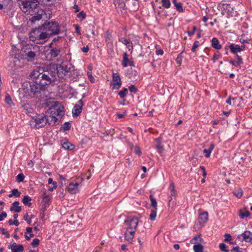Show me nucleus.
<instances>
[{
    "label": "nucleus",
    "mask_w": 252,
    "mask_h": 252,
    "mask_svg": "<svg viewBox=\"0 0 252 252\" xmlns=\"http://www.w3.org/2000/svg\"><path fill=\"white\" fill-rule=\"evenodd\" d=\"M71 64L62 63L56 68L48 67H39L31 73L32 82H25L22 85L23 90L31 96H37L46 86L54 83L57 80V75L59 78H63L70 69Z\"/></svg>",
    "instance_id": "obj_1"
},
{
    "label": "nucleus",
    "mask_w": 252,
    "mask_h": 252,
    "mask_svg": "<svg viewBox=\"0 0 252 252\" xmlns=\"http://www.w3.org/2000/svg\"><path fill=\"white\" fill-rule=\"evenodd\" d=\"M46 113L50 114L49 116H46L47 123L50 125H54L63 115V107L59 104L58 102H56L55 105L50 108Z\"/></svg>",
    "instance_id": "obj_2"
},
{
    "label": "nucleus",
    "mask_w": 252,
    "mask_h": 252,
    "mask_svg": "<svg viewBox=\"0 0 252 252\" xmlns=\"http://www.w3.org/2000/svg\"><path fill=\"white\" fill-rule=\"evenodd\" d=\"M42 27L43 30L45 31L49 37L58 34L60 32V26L56 22H45L42 25Z\"/></svg>",
    "instance_id": "obj_3"
},
{
    "label": "nucleus",
    "mask_w": 252,
    "mask_h": 252,
    "mask_svg": "<svg viewBox=\"0 0 252 252\" xmlns=\"http://www.w3.org/2000/svg\"><path fill=\"white\" fill-rule=\"evenodd\" d=\"M53 43L52 42L50 47L51 48L49 53L50 60H57L58 61H62L63 59L62 48L60 47H52Z\"/></svg>",
    "instance_id": "obj_4"
},
{
    "label": "nucleus",
    "mask_w": 252,
    "mask_h": 252,
    "mask_svg": "<svg viewBox=\"0 0 252 252\" xmlns=\"http://www.w3.org/2000/svg\"><path fill=\"white\" fill-rule=\"evenodd\" d=\"M139 222V219L137 217H128L125 220L124 224L127 226L126 229L135 231Z\"/></svg>",
    "instance_id": "obj_5"
},
{
    "label": "nucleus",
    "mask_w": 252,
    "mask_h": 252,
    "mask_svg": "<svg viewBox=\"0 0 252 252\" xmlns=\"http://www.w3.org/2000/svg\"><path fill=\"white\" fill-rule=\"evenodd\" d=\"M32 120L36 128L44 127L47 124L46 116L43 114L36 115L32 118Z\"/></svg>",
    "instance_id": "obj_6"
},
{
    "label": "nucleus",
    "mask_w": 252,
    "mask_h": 252,
    "mask_svg": "<svg viewBox=\"0 0 252 252\" xmlns=\"http://www.w3.org/2000/svg\"><path fill=\"white\" fill-rule=\"evenodd\" d=\"M19 4L21 9L25 13L31 9L32 10L35 8L37 5L35 2L30 1V0L22 1Z\"/></svg>",
    "instance_id": "obj_7"
},
{
    "label": "nucleus",
    "mask_w": 252,
    "mask_h": 252,
    "mask_svg": "<svg viewBox=\"0 0 252 252\" xmlns=\"http://www.w3.org/2000/svg\"><path fill=\"white\" fill-rule=\"evenodd\" d=\"M13 7L12 0H0V9H3L5 12L11 10Z\"/></svg>",
    "instance_id": "obj_8"
},
{
    "label": "nucleus",
    "mask_w": 252,
    "mask_h": 252,
    "mask_svg": "<svg viewBox=\"0 0 252 252\" xmlns=\"http://www.w3.org/2000/svg\"><path fill=\"white\" fill-rule=\"evenodd\" d=\"M32 49L34 50V47L32 45H27L24 48V52L29 61L33 59L35 57V52Z\"/></svg>",
    "instance_id": "obj_9"
},
{
    "label": "nucleus",
    "mask_w": 252,
    "mask_h": 252,
    "mask_svg": "<svg viewBox=\"0 0 252 252\" xmlns=\"http://www.w3.org/2000/svg\"><path fill=\"white\" fill-rule=\"evenodd\" d=\"M83 106V101L80 99L74 105L72 110V113L73 117H77L81 113L82 110V107Z\"/></svg>",
    "instance_id": "obj_10"
},
{
    "label": "nucleus",
    "mask_w": 252,
    "mask_h": 252,
    "mask_svg": "<svg viewBox=\"0 0 252 252\" xmlns=\"http://www.w3.org/2000/svg\"><path fill=\"white\" fill-rule=\"evenodd\" d=\"M113 89H118L122 85L121 79L120 75L117 73H113Z\"/></svg>",
    "instance_id": "obj_11"
},
{
    "label": "nucleus",
    "mask_w": 252,
    "mask_h": 252,
    "mask_svg": "<svg viewBox=\"0 0 252 252\" xmlns=\"http://www.w3.org/2000/svg\"><path fill=\"white\" fill-rule=\"evenodd\" d=\"M105 42L108 49L113 52V40L111 34L108 32H106Z\"/></svg>",
    "instance_id": "obj_12"
},
{
    "label": "nucleus",
    "mask_w": 252,
    "mask_h": 252,
    "mask_svg": "<svg viewBox=\"0 0 252 252\" xmlns=\"http://www.w3.org/2000/svg\"><path fill=\"white\" fill-rule=\"evenodd\" d=\"M37 37L35 40L33 42H36L37 44H43L45 43V42L49 38L48 35L47 34L46 32L45 31H42L39 35Z\"/></svg>",
    "instance_id": "obj_13"
},
{
    "label": "nucleus",
    "mask_w": 252,
    "mask_h": 252,
    "mask_svg": "<svg viewBox=\"0 0 252 252\" xmlns=\"http://www.w3.org/2000/svg\"><path fill=\"white\" fill-rule=\"evenodd\" d=\"M43 27L42 26L37 29H33L30 33V39L31 40L34 41L35 40L37 37H38V35L42 32Z\"/></svg>",
    "instance_id": "obj_14"
},
{
    "label": "nucleus",
    "mask_w": 252,
    "mask_h": 252,
    "mask_svg": "<svg viewBox=\"0 0 252 252\" xmlns=\"http://www.w3.org/2000/svg\"><path fill=\"white\" fill-rule=\"evenodd\" d=\"M239 239L244 240L246 242L252 243V233L249 231H245L239 236Z\"/></svg>",
    "instance_id": "obj_15"
},
{
    "label": "nucleus",
    "mask_w": 252,
    "mask_h": 252,
    "mask_svg": "<svg viewBox=\"0 0 252 252\" xmlns=\"http://www.w3.org/2000/svg\"><path fill=\"white\" fill-rule=\"evenodd\" d=\"M229 48L231 53L233 54H236L237 52L244 51L245 49L244 45L240 46L234 44H231L229 46Z\"/></svg>",
    "instance_id": "obj_16"
},
{
    "label": "nucleus",
    "mask_w": 252,
    "mask_h": 252,
    "mask_svg": "<svg viewBox=\"0 0 252 252\" xmlns=\"http://www.w3.org/2000/svg\"><path fill=\"white\" fill-rule=\"evenodd\" d=\"M8 248L11 249L12 252H22L24 251V247L22 245H17L16 243L10 244Z\"/></svg>",
    "instance_id": "obj_17"
},
{
    "label": "nucleus",
    "mask_w": 252,
    "mask_h": 252,
    "mask_svg": "<svg viewBox=\"0 0 252 252\" xmlns=\"http://www.w3.org/2000/svg\"><path fill=\"white\" fill-rule=\"evenodd\" d=\"M135 231L126 229L125 233V240L128 242V243H131L132 240L134 238Z\"/></svg>",
    "instance_id": "obj_18"
},
{
    "label": "nucleus",
    "mask_w": 252,
    "mask_h": 252,
    "mask_svg": "<svg viewBox=\"0 0 252 252\" xmlns=\"http://www.w3.org/2000/svg\"><path fill=\"white\" fill-rule=\"evenodd\" d=\"M79 183L77 182L75 183H70L68 187V191L71 194L76 193L78 190V186Z\"/></svg>",
    "instance_id": "obj_19"
},
{
    "label": "nucleus",
    "mask_w": 252,
    "mask_h": 252,
    "mask_svg": "<svg viewBox=\"0 0 252 252\" xmlns=\"http://www.w3.org/2000/svg\"><path fill=\"white\" fill-rule=\"evenodd\" d=\"M161 140L162 138L161 137H158L155 139L156 142V148L157 149L158 152L159 154H162L164 150L163 146L161 145Z\"/></svg>",
    "instance_id": "obj_20"
},
{
    "label": "nucleus",
    "mask_w": 252,
    "mask_h": 252,
    "mask_svg": "<svg viewBox=\"0 0 252 252\" xmlns=\"http://www.w3.org/2000/svg\"><path fill=\"white\" fill-rule=\"evenodd\" d=\"M43 11L40 10L38 11L36 14L30 19V21L32 23H35L36 21H39L42 18Z\"/></svg>",
    "instance_id": "obj_21"
},
{
    "label": "nucleus",
    "mask_w": 252,
    "mask_h": 252,
    "mask_svg": "<svg viewBox=\"0 0 252 252\" xmlns=\"http://www.w3.org/2000/svg\"><path fill=\"white\" fill-rule=\"evenodd\" d=\"M208 220V214L207 212H205L201 213L199 217V222L200 223H204Z\"/></svg>",
    "instance_id": "obj_22"
},
{
    "label": "nucleus",
    "mask_w": 252,
    "mask_h": 252,
    "mask_svg": "<svg viewBox=\"0 0 252 252\" xmlns=\"http://www.w3.org/2000/svg\"><path fill=\"white\" fill-rule=\"evenodd\" d=\"M19 205V202L18 201H15L12 203V206L10 207V210L16 213L20 212L21 211V207Z\"/></svg>",
    "instance_id": "obj_23"
},
{
    "label": "nucleus",
    "mask_w": 252,
    "mask_h": 252,
    "mask_svg": "<svg viewBox=\"0 0 252 252\" xmlns=\"http://www.w3.org/2000/svg\"><path fill=\"white\" fill-rule=\"evenodd\" d=\"M212 46L216 49H220L221 48L218 39L216 37H214L212 39Z\"/></svg>",
    "instance_id": "obj_24"
},
{
    "label": "nucleus",
    "mask_w": 252,
    "mask_h": 252,
    "mask_svg": "<svg viewBox=\"0 0 252 252\" xmlns=\"http://www.w3.org/2000/svg\"><path fill=\"white\" fill-rule=\"evenodd\" d=\"M31 200L32 198L31 197L28 195H25L22 199V202L25 205L31 206L32 205Z\"/></svg>",
    "instance_id": "obj_25"
},
{
    "label": "nucleus",
    "mask_w": 252,
    "mask_h": 252,
    "mask_svg": "<svg viewBox=\"0 0 252 252\" xmlns=\"http://www.w3.org/2000/svg\"><path fill=\"white\" fill-rule=\"evenodd\" d=\"M214 147L215 146L214 144H211L208 149H205L203 150L204 153H205V157L206 158H209L210 157L212 150L214 148Z\"/></svg>",
    "instance_id": "obj_26"
},
{
    "label": "nucleus",
    "mask_w": 252,
    "mask_h": 252,
    "mask_svg": "<svg viewBox=\"0 0 252 252\" xmlns=\"http://www.w3.org/2000/svg\"><path fill=\"white\" fill-rule=\"evenodd\" d=\"M20 194L21 192L19 191L18 189H15L11 190V193L8 195V197L9 198L12 197L13 196L18 197L20 196Z\"/></svg>",
    "instance_id": "obj_27"
},
{
    "label": "nucleus",
    "mask_w": 252,
    "mask_h": 252,
    "mask_svg": "<svg viewBox=\"0 0 252 252\" xmlns=\"http://www.w3.org/2000/svg\"><path fill=\"white\" fill-rule=\"evenodd\" d=\"M129 61L127 54L126 52L124 53L123 54V60L122 61V65L123 66H127Z\"/></svg>",
    "instance_id": "obj_28"
},
{
    "label": "nucleus",
    "mask_w": 252,
    "mask_h": 252,
    "mask_svg": "<svg viewBox=\"0 0 252 252\" xmlns=\"http://www.w3.org/2000/svg\"><path fill=\"white\" fill-rule=\"evenodd\" d=\"M62 145L63 148L66 150H73L74 148V145L70 144L68 142H64Z\"/></svg>",
    "instance_id": "obj_29"
},
{
    "label": "nucleus",
    "mask_w": 252,
    "mask_h": 252,
    "mask_svg": "<svg viewBox=\"0 0 252 252\" xmlns=\"http://www.w3.org/2000/svg\"><path fill=\"white\" fill-rule=\"evenodd\" d=\"M5 102L7 104V105H8L9 107H11L14 105L12 101L11 98L9 94H6V95L5 96Z\"/></svg>",
    "instance_id": "obj_30"
},
{
    "label": "nucleus",
    "mask_w": 252,
    "mask_h": 252,
    "mask_svg": "<svg viewBox=\"0 0 252 252\" xmlns=\"http://www.w3.org/2000/svg\"><path fill=\"white\" fill-rule=\"evenodd\" d=\"M239 216L241 217V218L244 219V218L249 217L250 215V213L248 211H244L242 210H240L239 211Z\"/></svg>",
    "instance_id": "obj_31"
},
{
    "label": "nucleus",
    "mask_w": 252,
    "mask_h": 252,
    "mask_svg": "<svg viewBox=\"0 0 252 252\" xmlns=\"http://www.w3.org/2000/svg\"><path fill=\"white\" fill-rule=\"evenodd\" d=\"M203 249V247L200 244L195 245L193 246V250L194 252H202Z\"/></svg>",
    "instance_id": "obj_32"
},
{
    "label": "nucleus",
    "mask_w": 252,
    "mask_h": 252,
    "mask_svg": "<svg viewBox=\"0 0 252 252\" xmlns=\"http://www.w3.org/2000/svg\"><path fill=\"white\" fill-rule=\"evenodd\" d=\"M157 209H154L151 210V214L150 215V220L152 221L155 220L157 216Z\"/></svg>",
    "instance_id": "obj_33"
},
{
    "label": "nucleus",
    "mask_w": 252,
    "mask_h": 252,
    "mask_svg": "<svg viewBox=\"0 0 252 252\" xmlns=\"http://www.w3.org/2000/svg\"><path fill=\"white\" fill-rule=\"evenodd\" d=\"M50 201V197L49 196L46 195L45 193H44L42 201L45 204V207H46L47 205H49V202Z\"/></svg>",
    "instance_id": "obj_34"
},
{
    "label": "nucleus",
    "mask_w": 252,
    "mask_h": 252,
    "mask_svg": "<svg viewBox=\"0 0 252 252\" xmlns=\"http://www.w3.org/2000/svg\"><path fill=\"white\" fill-rule=\"evenodd\" d=\"M150 198L151 202V206L154 207V209H157V202L156 199L152 195H150Z\"/></svg>",
    "instance_id": "obj_35"
},
{
    "label": "nucleus",
    "mask_w": 252,
    "mask_h": 252,
    "mask_svg": "<svg viewBox=\"0 0 252 252\" xmlns=\"http://www.w3.org/2000/svg\"><path fill=\"white\" fill-rule=\"evenodd\" d=\"M161 2L162 6L166 8H169L171 5L170 0H161Z\"/></svg>",
    "instance_id": "obj_36"
},
{
    "label": "nucleus",
    "mask_w": 252,
    "mask_h": 252,
    "mask_svg": "<svg viewBox=\"0 0 252 252\" xmlns=\"http://www.w3.org/2000/svg\"><path fill=\"white\" fill-rule=\"evenodd\" d=\"M127 89L124 88L119 92V95L121 98H124L127 94Z\"/></svg>",
    "instance_id": "obj_37"
},
{
    "label": "nucleus",
    "mask_w": 252,
    "mask_h": 252,
    "mask_svg": "<svg viewBox=\"0 0 252 252\" xmlns=\"http://www.w3.org/2000/svg\"><path fill=\"white\" fill-rule=\"evenodd\" d=\"M71 127V124L69 122H65L63 124V125L62 126V128L66 131V130H69Z\"/></svg>",
    "instance_id": "obj_38"
},
{
    "label": "nucleus",
    "mask_w": 252,
    "mask_h": 252,
    "mask_svg": "<svg viewBox=\"0 0 252 252\" xmlns=\"http://www.w3.org/2000/svg\"><path fill=\"white\" fill-rule=\"evenodd\" d=\"M25 178V176L23 173H20L16 176V180L18 182H22Z\"/></svg>",
    "instance_id": "obj_39"
},
{
    "label": "nucleus",
    "mask_w": 252,
    "mask_h": 252,
    "mask_svg": "<svg viewBox=\"0 0 252 252\" xmlns=\"http://www.w3.org/2000/svg\"><path fill=\"white\" fill-rule=\"evenodd\" d=\"M175 6L176 7V9L179 12H183L184 11V9L182 7V3L181 2H178L177 3H176Z\"/></svg>",
    "instance_id": "obj_40"
},
{
    "label": "nucleus",
    "mask_w": 252,
    "mask_h": 252,
    "mask_svg": "<svg viewBox=\"0 0 252 252\" xmlns=\"http://www.w3.org/2000/svg\"><path fill=\"white\" fill-rule=\"evenodd\" d=\"M220 250L223 252H229L226 249V245L224 243H220L219 246Z\"/></svg>",
    "instance_id": "obj_41"
},
{
    "label": "nucleus",
    "mask_w": 252,
    "mask_h": 252,
    "mask_svg": "<svg viewBox=\"0 0 252 252\" xmlns=\"http://www.w3.org/2000/svg\"><path fill=\"white\" fill-rule=\"evenodd\" d=\"M199 42L198 41H195L193 44V46L191 48V51L192 52H194L196 50V49L199 46Z\"/></svg>",
    "instance_id": "obj_42"
},
{
    "label": "nucleus",
    "mask_w": 252,
    "mask_h": 252,
    "mask_svg": "<svg viewBox=\"0 0 252 252\" xmlns=\"http://www.w3.org/2000/svg\"><path fill=\"white\" fill-rule=\"evenodd\" d=\"M170 189H171V196L172 197L175 196V190L174 189V184L173 183L170 184Z\"/></svg>",
    "instance_id": "obj_43"
},
{
    "label": "nucleus",
    "mask_w": 252,
    "mask_h": 252,
    "mask_svg": "<svg viewBox=\"0 0 252 252\" xmlns=\"http://www.w3.org/2000/svg\"><path fill=\"white\" fill-rule=\"evenodd\" d=\"M39 240L38 239L35 238L32 240L31 245L33 247H36L39 245Z\"/></svg>",
    "instance_id": "obj_44"
},
{
    "label": "nucleus",
    "mask_w": 252,
    "mask_h": 252,
    "mask_svg": "<svg viewBox=\"0 0 252 252\" xmlns=\"http://www.w3.org/2000/svg\"><path fill=\"white\" fill-rule=\"evenodd\" d=\"M183 53V51L181 53H180L178 55V57L176 59V62H177V63L179 64H181V62L182 61V58H183V56H182Z\"/></svg>",
    "instance_id": "obj_45"
},
{
    "label": "nucleus",
    "mask_w": 252,
    "mask_h": 252,
    "mask_svg": "<svg viewBox=\"0 0 252 252\" xmlns=\"http://www.w3.org/2000/svg\"><path fill=\"white\" fill-rule=\"evenodd\" d=\"M0 231L1 232V233L3 235H5L6 238H9L10 236V234L8 231H6V230L4 228H0Z\"/></svg>",
    "instance_id": "obj_46"
},
{
    "label": "nucleus",
    "mask_w": 252,
    "mask_h": 252,
    "mask_svg": "<svg viewBox=\"0 0 252 252\" xmlns=\"http://www.w3.org/2000/svg\"><path fill=\"white\" fill-rule=\"evenodd\" d=\"M234 194L237 197L240 198L243 195V191L241 189L238 191H235Z\"/></svg>",
    "instance_id": "obj_47"
},
{
    "label": "nucleus",
    "mask_w": 252,
    "mask_h": 252,
    "mask_svg": "<svg viewBox=\"0 0 252 252\" xmlns=\"http://www.w3.org/2000/svg\"><path fill=\"white\" fill-rule=\"evenodd\" d=\"M119 41L120 42L123 43V44H125L126 45H127V44L129 43V41L128 40H127V39L125 38H119Z\"/></svg>",
    "instance_id": "obj_48"
},
{
    "label": "nucleus",
    "mask_w": 252,
    "mask_h": 252,
    "mask_svg": "<svg viewBox=\"0 0 252 252\" xmlns=\"http://www.w3.org/2000/svg\"><path fill=\"white\" fill-rule=\"evenodd\" d=\"M129 90L131 93H136L137 89L134 85H131L129 87Z\"/></svg>",
    "instance_id": "obj_49"
},
{
    "label": "nucleus",
    "mask_w": 252,
    "mask_h": 252,
    "mask_svg": "<svg viewBox=\"0 0 252 252\" xmlns=\"http://www.w3.org/2000/svg\"><path fill=\"white\" fill-rule=\"evenodd\" d=\"M78 18H82L83 19H85L86 15L85 12L81 11L77 14Z\"/></svg>",
    "instance_id": "obj_50"
},
{
    "label": "nucleus",
    "mask_w": 252,
    "mask_h": 252,
    "mask_svg": "<svg viewBox=\"0 0 252 252\" xmlns=\"http://www.w3.org/2000/svg\"><path fill=\"white\" fill-rule=\"evenodd\" d=\"M135 153L136 154L140 156L141 155L142 153L140 151V149L138 146L135 147Z\"/></svg>",
    "instance_id": "obj_51"
},
{
    "label": "nucleus",
    "mask_w": 252,
    "mask_h": 252,
    "mask_svg": "<svg viewBox=\"0 0 252 252\" xmlns=\"http://www.w3.org/2000/svg\"><path fill=\"white\" fill-rule=\"evenodd\" d=\"M196 30V27L195 26H194L193 27V31H191V32H190V31L188 32V34L189 36L193 35L194 34V32Z\"/></svg>",
    "instance_id": "obj_52"
},
{
    "label": "nucleus",
    "mask_w": 252,
    "mask_h": 252,
    "mask_svg": "<svg viewBox=\"0 0 252 252\" xmlns=\"http://www.w3.org/2000/svg\"><path fill=\"white\" fill-rule=\"evenodd\" d=\"M232 252H243L241 250L239 247L237 246L235 247H234L232 250H231Z\"/></svg>",
    "instance_id": "obj_53"
},
{
    "label": "nucleus",
    "mask_w": 252,
    "mask_h": 252,
    "mask_svg": "<svg viewBox=\"0 0 252 252\" xmlns=\"http://www.w3.org/2000/svg\"><path fill=\"white\" fill-rule=\"evenodd\" d=\"M225 238L224 240L225 242H229L231 240V235L229 234H225L224 235Z\"/></svg>",
    "instance_id": "obj_54"
},
{
    "label": "nucleus",
    "mask_w": 252,
    "mask_h": 252,
    "mask_svg": "<svg viewBox=\"0 0 252 252\" xmlns=\"http://www.w3.org/2000/svg\"><path fill=\"white\" fill-rule=\"evenodd\" d=\"M237 58V59H238V61L237 62V63L238 64V65H240L241 64H242L243 63V61H242V59L241 58V57L239 56L238 54H236V55Z\"/></svg>",
    "instance_id": "obj_55"
},
{
    "label": "nucleus",
    "mask_w": 252,
    "mask_h": 252,
    "mask_svg": "<svg viewBox=\"0 0 252 252\" xmlns=\"http://www.w3.org/2000/svg\"><path fill=\"white\" fill-rule=\"evenodd\" d=\"M7 216V214L5 212H3L0 214V221L3 220V218H6Z\"/></svg>",
    "instance_id": "obj_56"
},
{
    "label": "nucleus",
    "mask_w": 252,
    "mask_h": 252,
    "mask_svg": "<svg viewBox=\"0 0 252 252\" xmlns=\"http://www.w3.org/2000/svg\"><path fill=\"white\" fill-rule=\"evenodd\" d=\"M126 47L128 49L129 51L133 50V44L132 43L129 41V43L126 45Z\"/></svg>",
    "instance_id": "obj_57"
},
{
    "label": "nucleus",
    "mask_w": 252,
    "mask_h": 252,
    "mask_svg": "<svg viewBox=\"0 0 252 252\" xmlns=\"http://www.w3.org/2000/svg\"><path fill=\"white\" fill-rule=\"evenodd\" d=\"M81 51L84 53H87L89 51V47L88 46L83 47L81 48Z\"/></svg>",
    "instance_id": "obj_58"
},
{
    "label": "nucleus",
    "mask_w": 252,
    "mask_h": 252,
    "mask_svg": "<svg viewBox=\"0 0 252 252\" xmlns=\"http://www.w3.org/2000/svg\"><path fill=\"white\" fill-rule=\"evenodd\" d=\"M133 8L134 9H137L138 8V3L137 1H133L132 2Z\"/></svg>",
    "instance_id": "obj_59"
},
{
    "label": "nucleus",
    "mask_w": 252,
    "mask_h": 252,
    "mask_svg": "<svg viewBox=\"0 0 252 252\" xmlns=\"http://www.w3.org/2000/svg\"><path fill=\"white\" fill-rule=\"evenodd\" d=\"M163 54V51L162 49H158L156 51V54L158 55H162Z\"/></svg>",
    "instance_id": "obj_60"
},
{
    "label": "nucleus",
    "mask_w": 252,
    "mask_h": 252,
    "mask_svg": "<svg viewBox=\"0 0 252 252\" xmlns=\"http://www.w3.org/2000/svg\"><path fill=\"white\" fill-rule=\"evenodd\" d=\"M74 26L75 28L76 32L78 34H80V32L79 31V26L78 25H75Z\"/></svg>",
    "instance_id": "obj_61"
},
{
    "label": "nucleus",
    "mask_w": 252,
    "mask_h": 252,
    "mask_svg": "<svg viewBox=\"0 0 252 252\" xmlns=\"http://www.w3.org/2000/svg\"><path fill=\"white\" fill-rule=\"evenodd\" d=\"M88 76L89 78H90V81H91L92 82H94V78H93V76H92L91 73H90L88 72Z\"/></svg>",
    "instance_id": "obj_62"
},
{
    "label": "nucleus",
    "mask_w": 252,
    "mask_h": 252,
    "mask_svg": "<svg viewBox=\"0 0 252 252\" xmlns=\"http://www.w3.org/2000/svg\"><path fill=\"white\" fill-rule=\"evenodd\" d=\"M74 9H75V12H78L79 11V7L77 5L75 4L73 6Z\"/></svg>",
    "instance_id": "obj_63"
},
{
    "label": "nucleus",
    "mask_w": 252,
    "mask_h": 252,
    "mask_svg": "<svg viewBox=\"0 0 252 252\" xmlns=\"http://www.w3.org/2000/svg\"><path fill=\"white\" fill-rule=\"evenodd\" d=\"M172 196H169L168 197V201H169V205H173V202H172Z\"/></svg>",
    "instance_id": "obj_64"
}]
</instances>
